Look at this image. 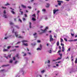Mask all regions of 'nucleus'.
<instances>
[{
  "mask_svg": "<svg viewBox=\"0 0 77 77\" xmlns=\"http://www.w3.org/2000/svg\"><path fill=\"white\" fill-rule=\"evenodd\" d=\"M23 21H24L26 20V19L25 18H23Z\"/></svg>",
  "mask_w": 77,
  "mask_h": 77,
  "instance_id": "53",
  "label": "nucleus"
},
{
  "mask_svg": "<svg viewBox=\"0 0 77 77\" xmlns=\"http://www.w3.org/2000/svg\"><path fill=\"white\" fill-rule=\"evenodd\" d=\"M59 54L60 55V57H62V54Z\"/></svg>",
  "mask_w": 77,
  "mask_h": 77,
  "instance_id": "44",
  "label": "nucleus"
},
{
  "mask_svg": "<svg viewBox=\"0 0 77 77\" xmlns=\"http://www.w3.org/2000/svg\"><path fill=\"white\" fill-rule=\"evenodd\" d=\"M69 57H67L66 58V59H69Z\"/></svg>",
  "mask_w": 77,
  "mask_h": 77,
  "instance_id": "50",
  "label": "nucleus"
},
{
  "mask_svg": "<svg viewBox=\"0 0 77 77\" xmlns=\"http://www.w3.org/2000/svg\"><path fill=\"white\" fill-rule=\"evenodd\" d=\"M19 21H20V23H22V21L21 20L20 18L19 19Z\"/></svg>",
  "mask_w": 77,
  "mask_h": 77,
  "instance_id": "30",
  "label": "nucleus"
},
{
  "mask_svg": "<svg viewBox=\"0 0 77 77\" xmlns=\"http://www.w3.org/2000/svg\"><path fill=\"white\" fill-rule=\"evenodd\" d=\"M11 48V46H8L7 47L8 49H9V48Z\"/></svg>",
  "mask_w": 77,
  "mask_h": 77,
  "instance_id": "27",
  "label": "nucleus"
},
{
  "mask_svg": "<svg viewBox=\"0 0 77 77\" xmlns=\"http://www.w3.org/2000/svg\"><path fill=\"white\" fill-rule=\"evenodd\" d=\"M21 42H17V43L16 44H20V43Z\"/></svg>",
  "mask_w": 77,
  "mask_h": 77,
  "instance_id": "49",
  "label": "nucleus"
},
{
  "mask_svg": "<svg viewBox=\"0 0 77 77\" xmlns=\"http://www.w3.org/2000/svg\"><path fill=\"white\" fill-rule=\"evenodd\" d=\"M9 66V64H7L6 65H3L2 66V67H5V66Z\"/></svg>",
  "mask_w": 77,
  "mask_h": 77,
  "instance_id": "10",
  "label": "nucleus"
},
{
  "mask_svg": "<svg viewBox=\"0 0 77 77\" xmlns=\"http://www.w3.org/2000/svg\"><path fill=\"white\" fill-rule=\"evenodd\" d=\"M48 32H49V33H51V31H49Z\"/></svg>",
  "mask_w": 77,
  "mask_h": 77,
  "instance_id": "63",
  "label": "nucleus"
},
{
  "mask_svg": "<svg viewBox=\"0 0 77 77\" xmlns=\"http://www.w3.org/2000/svg\"><path fill=\"white\" fill-rule=\"evenodd\" d=\"M75 63H77V58L75 59Z\"/></svg>",
  "mask_w": 77,
  "mask_h": 77,
  "instance_id": "23",
  "label": "nucleus"
},
{
  "mask_svg": "<svg viewBox=\"0 0 77 77\" xmlns=\"http://www.w3.org/2000/svg\"><path fill=\"white\" fill-rule=\"evenodd\" d=\"M62 59V57H58V58L56 59V60H60V59Z\"/></svg>",
  "mask_w": 77,
  "mask_h": 77,
  "instance_id": "16",
  "label": "nucleus"
},
{
  "mask_svg": "<svg viewBox=\"0 0 77 77\" xmlns=\"http://www.w3.org/2000/svg\"><path fill=\"white\" fill-rule=\"evenodd\" d=\"M56 60H52V61H53V62H54V61H56Z\"/></svg>",
  "mask_w": 77,
  "mask_h": 77,
  "instance_id": "60",
  "label": "nucleus"
},
{
  "mask_svg": "<svg viewBox=\"0 0 77 77\" xmlns=\"http://www.w3.org/2000/svg\"><path fill=\"white\" fill-rule=\"evenodd\" d=\"M3 17H4L5 18H8L7 16H6V15H5V14H4L3 15Z\"/></svg>",
  "mask_w": 77,
  "mask_h": 77,
  "instance_id": "11",
  "label": "nucleus"
},
{
  "mask_svg": "<svg viewBox=\"0 0 77 77\" xmlns=\"http://www.w3.org/2000/svg\"><path fill=\"white\" fill-rule=\"evenodd\" d=\"M25 15V17H27V15L26 14H24Z\"/></svg>",
  "mask_w": 77,
  "mask_h": 77,
  "instance_id": "61",
  "label": "nucleus"
},
{
  "mask_svg": "<svg viewBox=\"0 0 77 77\" xmlns=\"http://www.w3.org/2000/svg\"><path fill=\"white\" fill-rule=\"evenodd\" d=\"M12 62H13V60H10V63H12Z\"/></svg>",
  "mask_w": 77,
  "mask_h": 77,
  "instance_id": "26",
  "label": "nucleus"
},
{
  "mask_svg": "<svg viewBox=\"0 0 77 77\" xmlns=\"http://www.w3.org/2000/svg\"><path fill=\"white\" fill-rule=\"evenodd\" d=\"M22 42H23V45H25V46H28V45L27 43H26L25 44V43H24V42H27V41H26V40H23L22 41Z\"/></svg>",
  "mask_w": 77,
  "mask_h": 77,
  "instance_id": "1",
  "label": "nucleus"
},
{
  "mask_svg": "<svg viewBox=\"0 0 77 77\" xmlns=\"http://www.w3.org/2000/svg\"><path fill=\"white\" fill-rule=\"evenodd\" d=\"M15 27H16L18 29H20L19 26H18L17 25H15Z\"/></svg>",
  "mask_w": 77,
  "mask_h": 77,
  "instance_id": "14",
  "label": "nucleus"
},
{
  "mask_svg": "<svg viewBox=\"0 0 77 77\" xmlns=\"http://www.w3.org/2000/svg\"><path fill=\"white\" fill-rule=\"evenodd\" d=\"M37 50H41V48H38L37 49Z\"/></svg>",
  "mask_w": 77,
  "mask_h": 77,
  "instance_id": "24",
  "label": "nucleus"
},
{
  "mask_svg": "<svg viewBox=\"0 0 77 77\" xmlns=\"http://www.w3.org/2000/svg\"><path fill=\"white\" fill-rule=\"evenodd\" d=\"M71 35L72 36H73L74 35V34L71 33Z\"/></svg>",
  "mask_w": 77,
  "mask_h": 77,
  "instance_id": "40",
  "label": "nucleus"
},
{
  "mask_svg": "<svg viewBox=\"0 0 77 77\" xmlns=\"http://www.w3.org/2000/svg\"><path fill=\"white\" fill-rule=\"evenodd\" d=\"M59 11V10H58V9H57V10L54 9V10H53L54 14H54H56V12L57 11Z\"/></svg>",
  "mask_w": 77,
  "mask_h": 77,
  "instance_id": "5",
  "label": "nucleus"
},
{
  "mask_svg": "<svg viewBox=\"0 0 77 77\" xmlns=\"http://www.w3.org/2000/svg\"><path fill=\"white\" fill-rule=\"evenodd\" d=\"M20 72H22L23 75H24V69L23 68H22L21 70L20 71Z\"/></svg>",
  "mask_w": 77,
  "mask_h": 77,
  "instance_id": "4",
  "label": "nucleus"
},
{
  "mask_svg": "<svg viewBox=\"0 0 77 77\" xmlns=\"http://www.w3.org/2000/svg\"><path fill=\"white\" fill-rule=\"evenodd\" d=\"M32 21H36V19H35V18L32 17Z\"/></svg>",
  "mask_w": 77,
  "mask_h": 77,
  "instance_id": "15",
  "label": "nucleus"
},
{
  "mask_svg": "<svg viewBox=\"0 0 77 77\" xmlns=\"http://www.w3.org/2000/svg\"><path fill=\"white\" fill-rule=\"evenodd\" d=\"M31 44L32 45H36V43H31Z\"/></svg>",
  "mask_w": 77,
  "mask_h": 77,
  "instance_id": "25",
  "label": "nucleus"
},
{
  "mask_svg": "<svg viewBox=\"0 0 77 77\" xmlns=\"http://www.w3.org/2000/svg\"><path fill=\"white\" fill-rule=\"evenodd\" d=\"M57 46H59V41L57 42Z\"/></svg>",
  "mask_w": 77,
  "mask_h": 77,
  "instance_id": "18",
  "label": "nucleus"
},
{
  "mask_svg": "<svg viewBox=\"0 0 77 77\" xmlns=\"http://www.w3.org/2000/svg\"><path fill=\"white\" fill-rule=\"evenodd\" d=\"M21 6L23 8H24V9L26 8V6L24 5H21Z\"/></svg>",
  "mask_w": 77,
  "mask_h": 77,
  "instance_id": "7",
  "label": "nucleus"
},
{
  "mask_svg": "<svg viewBox=\"0 0 77 77\" xmlns=\"http://www.w3.org/2000/svg\"><path fill=\"white\" fill-rule=\"evenodd\" d=\"M18 56H19V55H18V54H17L16 55V57H18Z\"/></svg>",
  "mask_w": 77,
  "mask_h": 77,
  "instance_id": "54",
  "label": "nucleus"
},
{
  "mask_svg": "<svg viewBox=\"0 0 77 77\" xmlns=\"http://www.w3.org/2000/svg\"><path fill=\"white\" fill-rule=\"evenodd\" d=\"M32 24V23L31 22H29V28L31 29L32 28V27L31 26V25Z\"/></svg>",
  "mask_w": 77,
  "mask_h": 77,
  "instance_id": "17",
  "label": "nucleus"
},
{
  "mask_svg": "<svg viewBox=\"0 0 77 77\" xmlns=\"http://www.w3.org/2000/svg\"><path fill=\"white\" fill-rule=\"evenodd\" d=\"M37 42L39 43L41 42V41L40 40H37Z\"/></svg>",
  "mask_w": 77,
  "mask_h": 77,
  "instance_id": "46",
  "label": "nucleus"
},
{
  "mask_svg": "<svg viewBox=\"0 0 77 77\" xmlns=\"http://www.w3.org/2000/svg\"><path fill=\"white\" fill-rule=\"evenodd\" d=\"M12 32L13 33H14V29H13Z\"/></svg>",
  "mask_w": 77,
  "mask_h": 77,
  "instance_id": "52",
  "label": "nucleus"
},
{
  "mask_svg": "<svg viewBox=\"0 0 77 77\" xmlns=\"http://www.w3.org/2000/svg\"><path fill=\"white\" fill-rule=\"evenodd\" d=\"M48 63H50V60H48Z\"/></svg>",
  "mask_w": 77,
  "mask_h": 77,
  "instance_id": "51",
  "label": "nucleus"
},
{
  "mask_svg": "<svg viewBox=\"0 0 77 77\" xmlns=\"http://www.w3.org/2000/svg\"><path fill=\"white\" fill-rule=\"evenodd\" d=\"M8 38H9V37H7L5 38V39H7Z\"/></svg>",
  "mask_w": 77,
  "mask_h": 77,
  "instance_id": "37",
  "label": "nucleus"
},
{
  "mask_svg": "<svg viewBox=\"0 0 77 77\" xmlns=\"http://www.w3.org/2000/svg\"><path fill=\"white\" fill-rule=\"evenodd\" d=\"M10 25H12L13 24V23H12V22H10Z\"/></svg>",
  "mask_w": 77,
  "mask_h": 77,
  "instance_id": "47",
  "label": "nucleus"
},
{
  "mask_svg": "<svg viewBox=\"0 0 77 77\" xmlns=\"http://www.w3.org/2000/svg\"><path fill=\"white\" fill-rule=\"evenodd\" d=\"M42 11L43 12H45L46 10L45 9H43L42 10Z\"/></svg>",
  "mask_w": 77,
  "mask_h": 77,
  "instance_id": "33",
  "label": "nucleus"
},
{
  "mask_svg": "<svg viewBox=\"0 0 77 77\" xmlns=\"http://www.w3.org/2000/svg\"><path fill=\"white\" fill-rule=\"evenodd\" d=\"M39 12H40L39 11H37V15H39V14H39Z\"/></svg>",
  "mask_w": 77,
  "mask_h": 77,
  "instance_id": "39",
  "label": "nucleus"
},
{
  "mask_svg": "<svg viewBox=\"0 0 77 77\" xmlns=\"http://www.w3.org/2000/svg\"><path fill=\"white\" fill-rule=\"evenodd\" d=\"M65 51V48H64V47L63 46L62 48V51L63 52H64Z\"/></svg>",
  "mask_w": 77,
  "mask_h": 77,
  "instance_id": "12",
  "label": "nucleus"
},
{
  "mask_svg": "<svg viewBox=\"0 0 77 77\" xmlns=\"http://www.w3.org/2000/svg\"><path fill=\"white\" fill-rule=\"evenodd\" d=\"M28 8H29V9H31V8H32V7L30 6H28Z\"/></svg>",
  "mask_w": 77,
  "mask_h": 77,
  "instance_id": "43",
  "label": "nucleus"
},
{
  "mask_svg": "<svg viewBox=\"0 0 77 77\" xmlns=\"http://www.w3.org/2000/svg\"><path fill=\"white\" fill-rule=\"evenodd\" d=\"M50 38H52V35H50Z\"/></svg>",
  "mask_w": 77,
  "mask_h": 77,
  "instance_id": "64",
  "label": "nucleus"
},
{
  "mask_svg": "<svg viewBox=\"0 0 77 77\" xmlns=\"http://www.w3.org/2000/svg\"><path fill=\"white\" fill-rule=\"evenodd\" d=\"M11 55L9 54L8 55L7 57H5L6 58V59H8V57H9L10 58H11Z\"/></svg>",
  "mask_w": 77,
  "mask_h": 77,
  "instance_id": "8",
  "label": "nucleus"
},
{
  "mask_svg": "<svg viewBox=\"0 0 77 77\" xmlns=\"http://www.w3.org/2000/svg\"><path fill=\"white\" fill-rule=\"evenodd\" d=\"M8 51V49H4L3 50V51L4 52H5V51Z\"/></svg>",
  "mask_w": 77,
  "mask_h": 77,
  "instance_id": "20",
  "label": "nucleus"
},
{
  "mask_svg": "<svg viewBox=\"0 0 77 77\" xmlns=\"http://www.w3.org/2000/svg\"><path fill=\"white\" fill-rule=\"evenodd\" d=\"M36 15L35 14H34L32 15V17H36Z\"/></svg>",
  "mask_w": 77,
  "mask_h": 77,
  "instance_id": "31",
  "label": "nucleus"
},
{
  "mask_svg": "<svg viewBox=\"0 0 77 77\" xmlns=\"http://www.w3.org/2000/svg\"><path fill=\"white\" fill-rule=\"evenodd\" d=\"M41 30H42V31L43 33H44L46 32V30L45 29L44 30H43L41 29Z\"/></svg>",
  "mask_w": 77,
  "mask_h": 77,
  "instance_id": "13",
  "label": "nucleus"
},
{
  "mask_svg": "<svg viewBox=\"0 0 77 77\" xmlns=\"http://www.w3.org/2000/svg\"><path fill=\"white\" fill-rule=\"evenodd\" d=\"M26 54H24L23 55V56H26Z\"/></svg>",
  "mask_w": 77,
  "mask_h": 77,
  "instance_id": "57",
  "label": "nucleus"
},
{
  "mask_svg": "<svg viewBox=\"0 0 77 77\" xmlns=\"http://www.w3.org/2000/svg\"><path fill=\"white\" fill-rule=\"evenodd\" d=\"M44 72H45V71H44V70H43L41 71V73H44Z\"/></svg>",
  "mask_w": 77,
  "mask_h": 77,
  "instance_id": "35",
  "label": "nucleus"
},
{
  "mask_svg": "<svg viewBox=\"0 0 77 77\" xmlns=\"http://www.w3.org/2000/svg\"><path fill=\"white\" fill-rule=\"evenodd\" d=\"M69 42H72V41H74L73 40H68Z\"/></svg>",
  "mask_w": 77,
  "mask_h": 77,
  "instance_id": "38",
  "label": "nucleus"
},
{
  "mask_svg": "<svg viewBox=\"0 0 77 77\" xmlns=\"http://www.w3.org/2000/svg\"><path fill=\"white\" fill-rule=\"evenodd\" d=\"M77 41V39H75L73 40V41L75 42V41Z\"/></svg>",
  "mask_w": 77,
  "mask_h": 77,
  "instance_id": "56",
  "label": "nucleus"
},
{
  "mask_svg": "<svg viewBox=\"0 0 77 77\" xmlns=\"http://www.w3.org/2000/svg\"><path fill=\"white\" fill-rule=\"evenodd\" d=\"M59 30L58 29H56V32H58V31H59Z\"/></svg>",
  "mask_w": 77,
  "mask_h": 77,
  "instance_id": "58",
  "label": "nucleus"
},
{
  "mask_svg": "<svg viewBox=\"0 0 77 77\" xmlns=\"http://www.w3.org/2000/svg\"><path fill=\"white\" fill-rule=\"evenodd\" d=\"M19 12L21 13V15H23V12L21 11H19Z\"/></svg>",
  "mask_w": 77,
  "mask_h": 77,
  "instance_id": "21",
  "label": "nucleus"
},
{
  "mask_svg": "<svg viewBox=\"0 0 77 77\" xmlns=\"http://www.w3.org/2000/svg\"><path fill=\"white\" fill-rule=\"evenodd\" d=\"M36 34H37L35 32L34 34H33L34 36H35V35H36Z\"/></svg>",
  "mask_w": 77,
  "mask_h": 77,
  "instance_id": "55",
  "label": "nucleus"
},
{
  "mask_svg": "<svg viewBox=\"0 0 77 77\" xmlns=\"http://www.w3.org/2000/svg\"><path fill=\"white\" fill-rule=\"evenodd\" d=\"M70 50H71V48H69L67 51H70Z\"/></svg>",
  "mask_w": 77,
  "mask_h": 77,
  "instance_id": "28",
  "label": "nucleus"
},
{
  "mask_svg": "<svg viewBox=\"0 0 77 77\" xmlns=\"http://www.w3.org/2000/svg\"><path fill=\"white\" fill-rule=\"evenodd\" d=\"M61 45H62V46H63V47H64V44L61 43Z\"/></svg>",
  "mask_w": 77,
  "mask_h": 77,
  "instance_id": "36",
  "label": "nucleus"
},
{
  "mask_svg": "<svg viewBox=\"0 0 77 77\" xmlns=\"http://www.w3.org/2000/svg\"><path fill=\"white\" fill-rule=\"evenodd\" d=\"M18 37V38H23V37H22L21 36H19Z\"/></svg>",
  "mask_w": 77,
  "mask_h": 77,
  "instance_id": "41",
  "label": "nucleus"
},
{
  "mask_svg": "<svg viewBox=\"0 0 77 77\" xmlns=\"http://www.w3.org/2000/svg\"><path fill=\"white\" fill-rule=\"evenodd\" d=\"M18 32H14L15 35L16 36V37H18Z\"/></svg>",
  "mask_w": 77,
  "mask_h": 77,
  "instance_id": "6",
  "label": "nucleus"
},
{
  "mask_svg": "<svg viewBox=\"0 0 77 77\" xmlns=\"http://www.w3.org/2000/svg\"><path fill=\"white\" fill-rule=\"evenodd\" d=\"M57 2H58V5L59 6H60L61 5V3H63V2L62 1L57 0Z\"/></svg>",
  "mask_w": 77,
  "mask_h": 77,
  "instance_id": "3",
  "label": "nucleus"
},
{
  "mask_svg": "<svg viewBox=\"0 0 77 77\" xmlns=\"http://www.w3.org/2000/svg\"><path fill=\"white\" fill-rule=\"evenodd\" d=\"M4 14H6V10H4Z\"/></svg>",
  "mask_w": 77,
  "mask_h": 77,
  "instance_id": "32",
  "label": "nucleus"
},
{
  "mask_svg": "<svg viewBox=\"0 0 77 77\" xmlns=\"http://www.w3.org/2000/svg\"><path fill=\"white\" fill-rule=\"evenodd\" d=\"M63 41V39L61 38V40H60V42H62Z\"/></svg>",
  "mask_w": 77,
  "mask_h": 77,
  "instance_id": "29",
  "label": "nucleus"
},
{
  "mask_svg": "<svg viewBox=\"0 0 77 77\" xmlns=\"http://www.w3.org/2000/svg\"><path fill=\"white\" fill-rule=\"evenodd\" d=\"M11 12L13 14H15V12L13 11H11Z\"/></svg>",
  "mask_w": 77,
  "mask_h": 77,
  "instance_id": "19",
  "label": "nucleus"
},
{
  "mask_svg": "<svg viewBox=\"0 0 77 77\" xmlns=\"http://www.w3.org/2000/svg\"><path fill=\"white\" fill-rule=\"evenodd\" d=\"M47 5L46 6V8H49L50 4L49 3H46Z\"/></svg>",
  "mask_w": 77,
  "mask_h": 77,
  "instance_id": "9",
  "label": "nucleus"
},
{
  "mask_svg": "<svg viewBox=\"0 0 77 77\" xmlns=\"http://www.w3.org/2000/svg\"><path fill=\"white\" fill-rule=\"evenodd\" d=\"M64 40L65 41H66V42H67V38H64Z\"/></svg>",
  "mask_w": 77,
  "mask_h": 77,
  "instance_id": "22",
  "label": "nucleus"
},
{
  "mask_svg": "<svg viewBox=\"0 0 77 77\" xmlns=\"http://www.w3.org/2000/svg\"><path fill=\"white\" fill-rule=\"evenodd\" d=\"M17 62H18V61H16L14 63V64H16V63H17Z\"/></svg>",
  "mask_w": 77,
  "mask_h": 77,
  "instance_id": "42",
  "label": "nucleus"
},
{
  "mask_svg": "<svg viewBox=\"0 0 77 77\" xmlns=\"http://www.w3.org/2000/svg\"><path fill=\"white\" fill-rule=\"evenodd\" d=\"M13 59L14 60H15V57H13Z\"/></svg>",
  "mask_w": 77,
  "mask_h": 77,
  "instance_id": "59",
  "label": "nucleus"
},
{
  "mask_svg": "<svg viewBox=\"0 0 77 77\" xmlns=\"http://www.w3.org/2000/svg\"><path fill=\"white\" fill-rule=\"evenodd\" d=\"M2 9H6V7H2Z\"/></svg>",
  "mask_w": 77,
  "mask_h": 77,
  "instance_id": "45",
  "label": "nucleus"
},
{
  "mask_svg": "<svg viewBox=\"0 0 77 77\" xmlns=\"http://www.w3.org/2000/svg\"><path fill=\"white\" fill-rule=\"evenodd\" d=\"M60 51H61L60 50H59V51H58V53H60Z\"/></svg>",
  "mask_w": 77,
  "mask_h": 77,
  "instance_id": "62",
  "label": "nucleus"
},
{
  "mask_svg": "<svg viewBox=\"0 0 77 77\" xmlns=\"http://www.w3.org/2000/svg\"><path fill=\"white\" fill-rule=\"evenodd\" d=\"M10 5L8 3H7V4L5 5V6H8V5Z\"/></svg>",
  "mask_w": 77,
  "mask_h": 77,
  "instance_id": "34",
  "label": "nucleus"
},
{
  "mask_svg": "<svg viewBox=\"0 0 77 77\" xmlns=\"http://www.w3.org/2000/svg\"><path fill=\"white\" fill-rule=\"evenodd\" d=\"M49 53H51V50H50L49 51Z\"/></svg>",
  "mask_w": 77,
  "mask_h": 77,
  "instance_id": "48",
  "label": "nucleus"
},
{
  "mask_svg": "<svg viewBox=\"0 0 77 77\" xmlns=\"http://www.w3.org/2000/svg\"><path fill=\"white\" fill-rule=\"evenodd\" d=\"M53 41V38H50V42H51V44H54L55 42V41L52 42Z\"/></svg>",
  "mask_w": 77,
  "mask_h": 77,
  "instance_id": "2",
  "label": "nucleus"
}]
</instances>
